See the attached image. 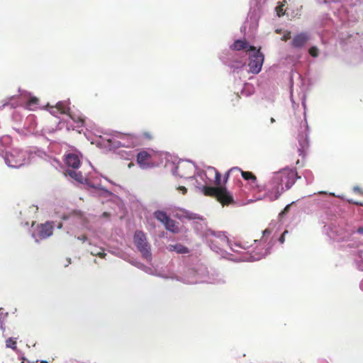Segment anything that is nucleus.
I'll return each instance as SVG.
<instances>
[{
	"label": "nucleus",
	"mask_w": 363,
	"mask_h": 363,
	"mask_svg": "<svg viewBox=\"0 0 363 363\" xmlns=\"http://www.w3.org/2000/svg\"><path fill=\"white\" fill-rule=\"evenodd\" d=\"M202 192L205 196L216 198L223 206L234 203L233 196L225 187L203 186Z\"/></svg>",
	"instance_id": "1"
},
{
	"label": "nucleus",
	"mask_w": 363,
	"mask_h": 363,
	"mask_svg": "<svg viewBox=\"0 0 363 363\" xmlns=\"http://www.w3.org/2000/svg\"><path fill=\"white\" fill-rule=\"evenodd\" d=\"M133 242L144 259H152L150 245L147 240L146 235L141 230H136L133 235Z\"/></svg>",
	"instance_id": "2"
},
{
	"label": "nucleus",
	"mask_w": 363,
	"mask_h": 363,
	"mask_svg": "<svg viewBox=\"0 0 363 363\" xmlns=\"http://www.w3.org/2000/svg\"><path fill=\"white\" fill-rule=\"evenodd\" d=\"M308 133V126L306 121H301L298 129V140L299 147L298 148V151L299 152V155L302 156L303 157H305L306 151L309 147Z\"/></svg>",
	"instance_id": "3"
},
{
	"label": "nucleus",
	"mask_w": 363,
	"mask_h": 363,
	"mask_svg": "<svg viewBox=\"0 0 363 363\" xmlns=\"http://www.w3.org/2000/svg\"><path fill=\"white\" fill-rule=\"evenodd\" d=\"M253 53L250 55V62L248 64L250 71L253 74H258L261 69L264 62V55L260 52V48L252 51Z\"/></svg>",
	"instance_id": "4"
},
{
	"label": "nucleus",
	"mask_w": 363,
	"mask_h": 363,
	"mask_svg": "<svg viewBox=\"0 0 363 363\" xmlns=\"http://www.w3.org/2000/svg\"><path fill=\"white\" fill-rule=\"evenodd\" d=\"M26 160V154L23 151L13 150L6 154V163L11 167L18 168L23 165Z\"/></svg>",
	"instance_id": "5"
},
{
	"label": "nucleus",
	"mask_w": 363,
	"mask_h": 363,
	"mask_svg": "<svg viewBox=\"0 0 363 363\" xmlns=\"http://www.w3.org/2000/svg\"><path fill=\"white\" fill-rule=\"evenodd\" d=\"M53 229L54 226L52 222L48 221L45 223H41L37 225L33 236L37 241L46 239L52 235Z\"/></svg>",
	"instance_id": "6"
},
{
	"label": "nucleus",
	"mask_w": 363,
	"mask_h": 363,
	"mask_svg": "<svg viewBox=\"0 0 363 363\" xmlns=\"http://www.w3.org/2000/svg\"><path fill=\"white\" fill-rule=\"evenodd\" d=\"M137 163L142 169H149L156 166V162L153 159V155L145 150L140 151L138 153Z\"/></svg>",
	"instance_id": "7"
},
{
	"label": "nucleus",
	"mask_w": 363,
	"mask_h": 363,
	"mask_svg": "<svg viewBox=\"0 0 363 363\" xmlns=\"http://www.w3.org/2000/svg\"><path fill=\"white\" fill-rule=\"evenodd\" d=\"M298 178L297 172L294 170H286L281 172L280 179L284 184L286 189H289Z\"/></svg>",
	"instance_id": "8"
},
{
	"label": "nucleus",
	"mask_w": 363,
	"mask_h": 363,
	"mask_svg": "<svg viewBox=\"0 0 363 363\" xmlns=\"http://www.w3.org/2000/svg\"><path fill=\"white\" fill-rule=\"evenodd\" d=\"M230 48L236 51L245 50L246 52H252L256 50V48L255 46L250 45L246 40H235L230 46Z\"/></svg>",
	"instance_id": "9"
},
{
	"label": "nucleus",
	"mask_w": 363,
	"mask_h": 363,
	"mask_svg": "<svg viewBox=\"0 0 363 363\" xmlns=\"http://www.w3.org/2000/svg\"><path fill=\"white\" fill-rule=\"evenodd\" d=\"M309 40V36L306 33H301L296 35L291 41V45L295 48H303Z\"/></svg>",
	"instance_id": "10"
},
{
	"label": "nucleus",
	"mask_w": 363,
	"mask_h": 363,
	"mask_svg": "<svg viewBox=\"0 0 363 363\" xmlns=\"http://www.w3.org/2000/svg\"><path fill=\"white\" fill-rule=\"evenodd\" d=\"M175 217L179 220L183 218H186L188 220H200L201 219V216L199 214L192 213L186 209L179 208L175 211Z\"/></svg>",
	"instance_id": "11"
},
{
	"label": "nucleus",
	"mask_w": 363,
	"mask_h": 363,
	"mask_svg": "<svg viewBox=\"0 0 363 363\" xmlns=\"http://www.w3.org/2000/svg\"><path fill=\"white\" fill-rule=\"evenodd\" d=\"M65 163L68 167H72L73 169H77L79 167L81 162L77 155L74 153H69L66 155Z\"/></svg>",
	"instance_id": "12"
},
{
	"label": "nucleus",
	"mask_w": 363,
	"mask_h": 363,
	"mask_svg": "<svg viewBox=\"0 0 363 363\" xmlns=\"http://www.w3.org/2000/svg\"><path fill=\"white\" fill-rule=\"evenodd\" d=\"M165 228L174 233H177L179 232V228L178 227V225L177 222L170 218L168 219V220L164 224Z\"/></svg>",
	"instance_id": "13"
},
{
	"label": "nucleus",
	"mask_w": 363,
	"mask_h": 363,
	"mask_svg": "<svg viewBox=\"0 0 363 363\" xmlns=\"http://www.w3.org/2000/svg\"><path fill=\"white\" fill-rule=\"evenodd\" d=\"M155 218L162 223L163 225L170 218L167 213L161 210H157L153 213Z\"/></svg>",
	"instance_id": "14"
},
{
	"label": "nucleus",
	"mask_w": 363,
	"mask_h": 363,
	"mask_svg": "<svg viewBox=\"0 0 363 363\" xmlns=\"http://www.w3.org/2000/svg\"><path fill=\"white\" fill-rule=\"evenodd\" d=\"M237 172H240L242 178L246 181H250L252 184H256L257 183V177L256 176L251 172H245L241 169L240 171H237Z\"/></svg>",
	"instance_id": "15"
},
{
	"label": "nucleus",
	"mask_w": 363,
	"mask_h": 363,
	"mask_svg": "<svg viewBox=\"0 0 363 363\" xmlns=\"http://www.w3.org/2000/svg\"><path fill=\"white\" fill-rule=\"evenodd\" d=\"M39 105V99L35 96H32L26 104V108L30 111H35Z\"/></svg>",
	"instance_id": "16"
},
{
	"label": "nucleus",
	"mask_w": 363,
	"mask_h": 363,
	"mask_svg": "<svg viewBox=\"0 0 363 363\" xmlns=\"http://www.w3.org/2000/svg\"><path fill=\"white\" fill-rule=\"evenodd\" d=\"M169 250L171 251H175L179 254H185V253L189 252L188 248L181 244L169 245Z\"/></svg>",
	"instance_id": "17"
},
{
	"label": "nucleus",
	"mask_w": 363,
	"mask_h": 363,
	"mask_svg": "<svg viewBox=\"0 0 363 363\" xmlns=\"http://www.w3.org/2000/svg\"><path fill=\"white\" fill-rule=\"evenodd\" d=\"M69 117L71 119L76 123H77V127L81 128L84 125V118L82 116L74 115L69 113Z\"/></svg>",
	"instance_id": "18"
},
{
	"label": "nucleus",
	"mask_w": 363,
	"mask_h": 363,
	"mask_svg": "<svg viewBox=\"0 0 363 363\" xmlns=\"http://www.w3.org/2000/svg\"><path fill=\"white\" fill-rule=\"evenodd\" d=\"M67 173L70 177L74 179L76 181L82 182L83 175L80 172H76L74 170H67Z\"/></svg>",
	"instance_id": "19"
},
{
	"label": "nucleus",
	"mask_w": 363,
	"mask_h": 363,
	"mask_svg": "<svg viewBox=\"0 0 363 363\" xmlns=\"http://www.w3.org/2000/svg\"><path fill=\"white\" fill-rule=\"evenodd\" d=\"M209 170H211L215 173V184L216 186H220L221 183V175L220 173L214 167H208Z\"/></svg>",
	"instance_id": "20"
},
{
	"label": "nucleus",
	"mask_w": 363,
	"mask_h": 363,
	"mask_svg": "<svg viewBox=\"0 0 363 363\" xmlns=\"http://www.w3.org/2000/svg\"><path fill=\"white\" fill-rule=\"evenodd\" d=\"M6 346L16 351L17 350L16 339L13 337L8 338L6 341Z\"/></svg>",
	"instance_id": "21"
},
{
	"label": "nucleus",
	"mask_w": 363,
	"mask_h": 363,
	"mask_svg": "<svg viewBox=\"0 0 363 363\" xmlns=\"http://www.w3.org/2000/svg\"><path fill=\"white\" fill-rule=\"evenodd\" d=\"M217 238L220 240L219 244L222 246L229 245V239L225 234L219 233Z\"/></svg>",
	"instance_id": "22"
},
{
	"label": "nucleus",
	"mask_w": 363,
	"mask_h": 363,
	"mask_svg": "<svg viewBox=\"0 0 363 363\" xmlns=\"http://www.w3.org/2000/svg\"><path fill=\"white\" fill-rule=\"evenodd\" d=\"M60 113H66L67 111V106L62 102H58L55 107Z\"/></svg>",
	"instance_id": "23"
},
{
	"label": "nucleus",
	"mask_w": 363,
	"mask_h": 363,
	"mask_svg": "<svg viewBox=\"0 0 363 363\" xmlns=\"http://www.w3.org/2000/svg\"><path fill=\"white\" fill-rule=\"evenodd\" d=\"M240 168H239L238 167H232L231 169H230L225 175V182H226L227 180L228 179L230 173H233V172H235L237 171H240Z\"/></svg>",
	"instance_id": "24"
},
{
	"label": "nucleus",
	"mask_w": 363,
	"mask_h": 363,
	"mask_svg": "<svg viewBox=\"0 0 363 363\" xmlns=\"http://www.w3.org/2000/svg\"><path fill=\"white\" fill-rule=\"evenodd\" d=\"M276 11H277V15L279 17L284 16V5L281 4V5L277 6Z\"/></svg>",
	"instance_id": "25"
},
{
	"label": "nucleus",
	"mask_w": 363,
	"mask_h": 363,
	"mask_svg": "<svg viewBox=\"0 0 363 363\" xmlns=\"http://www.w3.org/2000/svg\"><path fill=\"white\" fill-rule=\"evenodd\" d=\"M309 54L313 57H317L318 55V50L315 47H311L309 50Z\"/></svg>",
	"instance_id": "26"
},
{
	"label": "nucleus",
	"mask_w": 363,
	"mask_h": 363,
	"mask_svg": "<svg viewBox=\"0 0 363 363\" xmlns=\"http://www.w3.org/2000/svg\"><path fill=\"white\" fill-rule=\"evenodd\" d=\"M290 207H291V204H288L284 208V210L279 213V216L280 218H283L289 211L290 209Z\"/></svg>",
	"instance_id": "27"
},
{
	"label": "nucleus",
	"mask_w": 363,
	"mask_h": 363,
	"mask_svg": "<svg viewBox=\"0 0 363 363\" xmlns=\"http://www.w3.org/2000/svg\"><path fill=\"white\" fill-rule=\"evenodd\" d=\"M288 230H286L284 231V233H282V235H281V237L279 238V241L280 242V243L283 244L285 241V235L288 233Z\"/></svg>",
	"instance_id": "28"
},
{
	"label": "nucleus",
	"mask_w": 363,
	"mask_h": 363,
	"mask_svg": "<svg viewBox=\"0 0 363 363\" xmlns=\"http://www.w3.org/2000/svg\"><path fill=\"white\" fill-rule=\"evenodd\" d=\"M91 254L93 255H95V256H98L101 258H104L106 255V253L102 250L101 252H94L93 251L91 252Z\"/></svg>",
	"instance_id": "29"
},
{
	"label": "nucleus",
	"mask_w": 363,
	"mask_h": 363,
	"mask_svg": "<svg viewBox=\"0 0 363 363\" xmlns=\"http://www.w3.org/2000/svg\"><path fill=\"white\" fill-rule=\"evenodd\" d=\"M291 38V33L289 31L287 33H286L282 37H281V40L283 41H287L288 40H289Z\"/></svg>",
	"instance_id": "30"
},
{
	"label": "nucleus",
	"mask_w": 363,
	"mask_h": 363,
	"mask_svg": "<svg viewBox=\"0 0 363 363\" xmlns=\"http://www.w3.org/2000/svg\"><path fill=\"white\" fill-rule=\"evenodd\" d=\"M143 136L148 140H152L153 138L152 133L149 132H144Z\"/></svg>",
	"instance_id": "31"
},
{
	"label": "nucleus",
	"mask_w": 363,
	"mask_h": 363,
	"mask_svg": "<svg viewBox=\"0 0 363 363\" xmlns=\"http://www.w3.org/2000/svg\"><path fill=\"white\" fill-rule=\"evenodd\" d=\"M271 233H272V230H270L269 228H266L262 232L263 237L269 236Z\"/></svg>",
	"instance_id": "32"
},
{
	"label": "nucleus",
	"mask_w": 363,
	"mask_h": 363,
	"mask_svg": "<svg viewBox=\"0 0 363 363\" xmlns=\"http://www.w3.org/2000/svg\"><path fill=\"white\" fill-rule=\"evenodd\" d=\"M177 189L179 191H181L182 194H186V192H187V189L185 186H179V187H177Z\"/></svg>",
	"instance_id": "33"
},
{
	"label": "nucleus",
	"mask_w": 363,
	"mask_h": 363,
	"mask_svg": "<svg viewBox=\"0 0 363 363\" xmlns=\"http://www.w3.org/2000/svg\"><path fill=\"white\" fill-rule=\"evenodd\" d=\"M77 239L82 242H85L87 240V237L84 235H82L79 236L77 238Z\"/></svg>",
	"instance_id": "34"
},
{
	"label": "nucleus",
	"mask_w": 363,
	"mask_h": 363,
	"mask_svg": "<svg viewBox=\"0 0 363 363\" xmlns=\"http://www.w3.org/2000/svg\"><path fill=\"white\" fill-rule=\"evenodd\" d=\"M350 203H352L355 205H357V206H363V202H360V201H350Z\"/></svg>",
	"instance_id": "35"
},
{
	"label": "nucleus",
	"mask_w": 363,
	"mask_h": 363,
	"mask_svg": "<svg viewBox=\"0 0 363 363\" xmlns=\"http://www.w3.org/2000/svg\"><path fill=\"white\" fill-rule=\"evenodd\" d=\"M280 192L279 191V187L277 188V192H276V194L274 196V199H277L279 198V196H280Z\"/></svg>",
	"instance_id": "36"
},
{
	"label": "nucleus",
	"mask_w": 363,
	"mask_h": 363,
	"mask_svg": "<svg viewBox=\"0 0 363 363\" xmlns=\"http://www.w3.org/2000/svg\"><path fill=\"white\" fill-rule=\"evenodd\" d=\"M354 191L357 192V193H361V189L358 186H355L354 188Z\"/></svg>",
	"instance_id": "37"
},
{
	"label": "nucleus",
	"mask_w": 363,
	"mask_h": 363,
	"mask_svg": "<svg viewBox=\"0 0 363 363\" xmlns=\"http://www.w3.org/2000/svg\"><path fill=\"white\" fill-rule=\"evenodd\" d=\"M109 213H107V212H104L103 214H102V216L104 217V218H108L109 217Z\"/></svg>",
	"instance_id": "38"
},
{
	"label": "nucleus",
	"mask_w": 363,
	"mask_h": 363,
	"mask_svg": "<svg viewBox=\"0 0 363 363\" xmlns=\"http://www.w3.org/2000/svg\"><path fill=\"white\" fill-rule=\"evenodd\" d=\"M357 231L360 233H363V228H359Z\"/></svg>",
	"instance_id": "39"
},
{
	"label": "nucleus",
	"mask_w": 363,
	"mask_h": 363,
	"mask_svg": "<svg viewBox=\"0 0 363 363\" xmlns=\"http://www.w3.org/2000/svg\"><path fill=\"white\" fill-rule=\"evenodd\" d=\"M51 108H52V111H50V112H51L52 113H55V111H54V110H53V109H54L55 108H54V107H51Z\"/></svg>",
	"instance_id": "40"
},
{
	"label": "nucleus",
	"mask_w": 363,
	"mask_h": 363,
	"mask_svg": "<svg viewBox=\"0 0 363 363\" xmlns=\"http://www.w3.org/2000/svg\"><path fill=\"white\" fill-rule=\"evenodd\" d=\"M270 121L272 123H274L275 121L274 118H271Z\"/></svg>",
	"instance_id": "41"
},
{
	"label": "nucleus",
	"mask_w": 363,
	"mask_h": 363,
	"mask_svg": "<svg viewBox=\"0 0 363 363\" xmlns=\"http://www.w3.org/2000/svg\"><path fill=\"white\" fill-rule=\"evenodd\" d=\"M40 363H48L46 361H41Z\"/></svg>",
	"instance_id": "42"
},
{
	"label": "nucleus",
	"mask_w": 363,
	"mask_h": 363,
	"mask_svg": "<svg viewBox=\"0 0 363 363\" xmlns=\"http://www.w3.org/2000/svg\"><path fill=\"white\" fill-rule=\"evenodd\" d=\"M279 180L281 181L280 178H278V180H277V182H279Z\"/></svg>",
	"instance_id": "43"
}]
</instances>
